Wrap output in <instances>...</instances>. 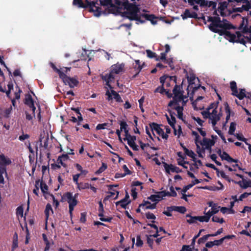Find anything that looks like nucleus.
Instances as JSON below:
<instances>
[{
  "instance_id": "f257e3e1",
  "label": "nucleus",
  "mask_w": 251,
  "mask_h": 251,
  "mask_svg": "<svg viewBox=\"0 0 251 251\" xmlns=\"http://www.w3.org/2000/svg\"><path fill=\"white\" fill-rule=\"evenodd\" d=\"M231 27V25L227 21H221L217 19L209 25L211 30L218 33L220 35H224L230 42H237L245 45L249 41V38L245 35L246 33H241L239 31L232 32L227 30Z\"/></svg>"
},
{
  "instance_id": "f03ea898",
  "label": "nucleus",
  "mask_w": 251,
  "mask_h": 251,
  "mask_svg": "<svg viewBox=\"0 0 251 251\" xmlns=\"http://www.w3.org/2000/svg\"><path fill=\"white\" fill-rule=\"evenodd\" d=\"M206 132L201 127H198L197 131H192V135L197 147V153L200 157L205 155V150H211L217 140L216 135H212L210 138L205 137Z\"/></svg>"
},
{
  "instance_id": "7ed1b4c3",
  "label": "nucleus",
  "mask_w": 251,
  "mask_h": 251,
  "mask_svg": "<svg viewBox=\"0 0 251 251\" xmlns=\"http://www.w3.org/2000/svg\"><path fill=\"white\" fill-rule=\"evenodd\" d=\"M204 118L208 119L209 124H211L213 130L220 136L223 142L226 143V140L218 128L217 125L218 124L222 116L221 108L218 107L217 103L210 104L205 110L201 112Z\"/></svg>"
},
{
  "instance_id": "20e7f679",
  "label": "nucleus",
  "mask_w": 251,
  "mask_h": 251,
  "mask_svg": "<svg viewBox=\"0 0 251 251\" xmlns=\"http://www.w3.org/2000/svg\"><path fill=\"white\" fill-rule=\"evenodd\" d=\"M122 13L130 20H135L140 23H144L147 20L151 22V24H156V18L152 15H149L141 11L137 6L129 4L128 0L126 4Z\"/></svg>"
},
{
  "instance_id": "39448f33",
  "label": "nucleus",
  "mask_w": 251,
  "mask_h": 251,
  "mask_svg": "<svg viewBox=\"0 0 251 251\" xmlns=\"http://www.w3.org/2000/svg\"><path fill=\"white\" fill-rule=\"evenodd\" d=\"M173 93L174 97L173 100L168 104V110L170 111L171 109H175L177 112L179 118L180 119L182 116V106L187 101V98L182 95L179 86H176L174 88Z\"/></svg>"
},
{
  "instance_id": "423d86ee",
  "label": "nucleus",
  "mask_w": 251,
  "mask_h": 251,
  "mask_svg": "<svg viewBox=\"0 0 251 251\" xmlns=\"http://www.w3.org/2000/svg\"><path fill=\"white\" fill-rule=\"evenodd\" d=\"M50 65L59 74L60 77L66 85H68L71 88L75 87L77 85L78 81L75 78L67 76L65 74V73L70 71L71 68L63 67L58 69L53 64L50 63Z\"/></svg>"
},
{
  "instance_id": "0eeeda50",
  "label": "nucleus",
  "mask_w": 251,
  "mask_h": 251,
  "mask_svg": "<svg viewBox=\"0 0 251 251\" xmlns=\"http://www.w3.org/2000/svg\"><path fill=\"white\" fill-rule=\"evenodd\" d=\"M146 133L152 139L151 133L154 136H157L158 140L159 137H161L162 139L166 140L168 139V135L164 132L162 125H159L155 123H152L150 125L149 127L146 128Z\"/></svg>"
},
{
  "instance_id": "6e6552de",
  "label": "nucleus",
  "mask_w": 251,
  "mask_h": 251,
  "mask_svg": "<svg viewBox=\"0 0 251 251\" xmlns=\"http://www.w3.org/2000/svg\"><path fill=\"white\" fill-rule=\"evenodd\" d=\"M124 65L123 64H116L112 65L108 74L102 76V78L106 82V84L110 88L109 83L115 78V75L123 71Z\"/></svg>"
},
{
  "instance_id": "1a4fd4ad",
  "label": "nucleus",
  "mask_w": 251,
  "mask_h": 251,
  "mask_svg": "<svg viewBox=\"0 0 251 251\" xmlns=\"http://www.w3.org/2000/svg\"><path fill=\"white\" fill-rule=\"evenodd\" d=\"M207 205L209 207H211V208L208 210V207H206L204 208V214L203 216H201L202 217L201 218L204 222H209L210 217L216 214L220 210V206H218L217 203H215L213 201H209L207 203Z\"/></svg>"
},
{
  "instance_id": "9d476101",
  "label": "nucleus",
  "mask_w": 251,
  "mask_h": 251,
  "mask_svg": "<svg viewBox=\"0 0 251 251\" xmlns=\"http://www.w3.org/2000/svg\"><path fill=\"white\" fill-rule=\"evenodd\" d=\"M127 1V0H100L102 4L114 8L121 13L124 8L126 7Z\"/></svg>"
},
{
  "instance_id": "9b49d317",
  "label": "nucleus",
  "mask_w": 251,
  "mask_h": 251,
  "mask_svg": "<svg viewBox=\"0 0 251 251\" xmlns=\"http://www.w3.org/2000/svg\"><path fill=\"white\" fill-rule=\"evenodd\" d=\"M77 197V194H75L74 196L73 194L69 192L64 194L63 197V199L69 203V213L71 217L72 216L73 211L75 206H76L77 203L76 200Z\"/></svg>"
},
{
  "instance_id": "f8f14e48",
  "label": "nucleus",
  "mask_w": 251,
  "mask_h": 251,
  "mask_svg": "<svg viewBox=\"0 0 251 251\" xmlns=\"http://www.w3.org/2000/svg\"><path fill=\"white\" fill-rule=\"evenodd\" d=\"M88 4L90 6V11L94 13V15L96 17H99L102 11L101 8L97 5L94 1H88V0H86ZM98 5V4H97Z\"/></svg>"
},
{
  "instance_id": "ddd939ff",
  "label": "nucleus",
  "mask_w": 251,
  "mask_h": 251,
  "mask_svg": "<svg viewBox=\"0 0 251 251\" xmlns=\"http://www.w3.org/2000/svg\"><path fill=\"white\" fill-rule=\"evenodd\" d=\"M187 1L190 5L193 6V8L196 10H198V6L197 5H196V4H199L202 6L206 5L208 3H212L214 7L216 6L215 2L212 1L208 2L204 0H187Z\"/></svg>"
},
{
  "instance_id": "4468645a",
  "label": "nucleus",
  "mask_w": 251,
  "mask_h": 251,
  "mask_svg": "<svg viewBox=\"0 0 251 251\" xmlns=\"http://www.w3.org/2000/svg\"><path fill=\"white\" fill-rule=\"evenodd\" d=\"M136 137L134 136L130 135L129 134H127L125 136L124 138V140H126L128 145L134 151H138L139 150L138 146L135 144Z\"/></svg>"
},
{
  "instance_id": "2eb2a0df",
  "label": "nucleus",
  "mask_w": 251,
  "mask_h": 251,
  "mask_svg": "<svg viewBox=\"0 0 251 251\" xmlns=\"http://www.w3.org/2000/svg\"><path fill=\"white\" fill-rule=\"evenodd\" d=\"M168 194L169 193L164 191L159 192L155 195H151L150 197H149V199L152 202H153V203L156 204L157 202L168 195Z\"/></svg>"
},
{
  "instance_id": "dca6fc26",
  "label": "nucleus",
  "mask_w": 251,
  "mask_h": 251,
  "mask_svg": "<svg viewBox=\"0 0 251 251\" xmlns=\"http://www.w3.org/2000/svg\"><path fill=\"white\" fill-rule=\"evenodd\" d=\"M163 164L165 172L167 174H171L172 173H179L181 172V170L173 164H168L165 162H163Z\"/></svg>"
},
{
  "instance_id": "f3484780",
  "label": "nucleus",
  "mask_w": 251,
  "mask_h": 251,
  "mask_svg": "<svg viewBox=\"0 0 251 251\" xmlns=\"http://www.w3.org/2000/svg\"><path fill=\"white\" fill-rule=\"evenodd\" d=\"M227 5L228 3L226 0H222L219 3V6L217 12L220 13L222 16H226L228 13L226 9Z\"/></svg>"
},
{
  "instance_id": "a211bd4d",
  "label": "nucleus",
  "mask_w": 251,
  "mask_h": 251,
  "mask_svg": "<svg viewBox=\"0 0 251 251\" xmlns=\"http://www.w3.org/2000/svg\"><path fill=\"white\" fill-rule=\"evenodd\" d=\"M203 98L202 97H199L194 101L192 102V105L195 109L196 110H201L204 107V102L202 100Z\"/></svg>"
},
{
  "instance_id": "6ab92c4d",
  "label": "nucleus",
  "mask_w": 251,
  "mask_h": 251,
  "mask_svg": "<svg viewBox=\"0 0 251 251\" xmlns=\"http://www.w3.org/2000/svg\"><path fill=\"white\" fill-rule=\"evenodd\" d=\"M217 152L220 156L222 160H226L228 163L236 162V160L232 158L226 152L222 151L221 149L218 150Z\"/></svg>"
},
{
  "instance_id": "aec40b11",
  "label": "nucleus",
  "mask_w": 251,
  "mask_h": 251,
  "mask_svg": "<svg viewBox=\"0 0 251 251\" xmlns=\"http://www.w3.org/2000/svg\"><path fill=\"white\" fill-rule=\"evenodd\" d=\"M106 95L108 96V100L114 99L116 101L118 102L122 101L121 98L120 97L119 95L112 90H107V91L106 92Z\"/></svg>"
},
{
  "instance_id": "412c9836",
  "label": "nucleus",
  "mask_w": 251,
  "mask_h": 251,
  "mask_svg": "<svg viewBox=\"0 0 251 251\" xmlns=\"http://www.w3.org/2000/svg\"><path fill=\"white\" fill-rule=\"evenodd\" d=\"M141 148L142 150L148 155H149L151 153V150H156L157 149L155 147H152L149 145V144H144L141 141L139 142Z\"/></svg>"
},
{
  "instance_id": "4be33fe9",
  "label": "nucleus",
  "mask_w": 251,
  "mask_h": 251,
  "mask_svg": "<svg viewBox=\"0 0 251 251\" xmlns=\"http://www.w3.org/2000/svg\"><path fill=\"white\" fill-rule=\"evenodd\" d=\"M12 163L11 159L3 154H0V165L2 166L9 165Z\"/></svg>"
},
{
  "instance_id": "5701e85b",
  "label": "nucleus",
  "mask_w": 251,
  "mask_h": 251,
  "mask_svg": "<svg viewBox=\"0 0 251 251\" xmlns=\"http://www.w3.org/2000/svg\"><path fill=\"white\" fill-rule=\"evenodd\" d=\"M25 103L31 108L32 111L34 113L35 107L34 105L33 101L31 96L30 95H26L25 98Z\"/></svg>"
},
{
  "instance_id": "b1692460",
  "label": "nucleus",
  "mask_w": 251,
  "mask_h": 251,
  "mask_svg": "<svg viewBox=\"0 0 251 251\" xmlns=\"http://www.w3.org/2000/svg\"><path fill=\"white\" fill-rule=\"evenodd\" d=\"M239 186L243 189H246L247 188H251V180H246L245 179H242V180L239 181L238 182H236Z\"/></svg>"
},
{
  "instance_id": "393cba45",
  "label": "nucleus",
  "mask_w": 251,
  "mask_h": 251,
  "mask_svg": "<svg viewBox=\"0 0 251 251\" xmlns=\"http://www.w3.org/2000/svg\"><path fill=\"white\" fill-rule=\"evenodd\" d=\"M194 163L192 164H190L189 163V170L192 172H195L199 167L201 166L202 165L201 162V160H196L193 161Z\"/></svg>"
},
{
  "instance_id": "a878e982",
  "label": "nucleus",
  "mask_w": 251,
  "mask_h": 251,
  "mask_svg": "<svg viewBox=\"0 0 251 251\" xmlns=\"http://www.w3.org/2000/svg\"><path fill=\"white\" fill-rule=\"evenodd\" d=\"M129 198V195L126 194L125 199L116 203V205L120 206L123 208H126V206L130 202Z\"/></svg>"
},
{
  "instance_id": "bb28decb",
  "label": "nucleus",
  "mask_w": 251,
  "mask_h": 251,
  "mask_svg": "<svg viewBox=\"0 0 251 251\" xmlns=\"http://www.w3.org/2000/svg\"><path fill=\"white\" fill-rule=\"evenodd\" d=\"M183 149L185 153L191 157L193 161L199 160L196 158L197 155L196 153L193 151L187 149L186 147H183Z\"/></svg>"
},
{
  "instance_id": "cd10ccee",
  "label": "nucleus",
  "mask_w": 251,
  "mask_h": 251,
  "mask_svg": "<svg viewBox=\"0 0 251 251\" xmlns=\"http://www.w3.org/2000/svg\"><path fill=\"white\" fill-rule=\"evenodd\" d=\"M69 159V157L67 154H63L58 157V159H57V163L60 164V165L63 167H66V164L64 163V162L66 161Z\"/></svg>"
},
{
  "instance_id": "c85d7f7f",
  "label": "nucleus",
  "mask_w": 251,
  "mask_h": 251,
  "mask_svg": "<svg viewBox=\"0 0 251 251\" xmlns=\"http://www.w3.org/2000/svg\"><path fill=\"white\" fill-rule=\"evenodd\" d=\"M156 207L155 203H151L148 201H144V203L140 205V207L143 209H154Z\"/></svg>"
},
{
  "instance_id": "c756f323",
  "label": "nucleus",
  "mask_w": 251,
  "mask_h": 251,
  "mask_svg": "<svg viewBox=\"0 0 251 251\" xmlns=\"http://www.w3.org/2000/svg\"><path fill=\"white\" fill-rule=\"evenodd\" d=\"M187 222L190 224H193L196 222L197 221H199L201 222H204L201 218L202 217L201 216H194L192 217L191 216H187Z\"/></svg>"
},
{
  "instance_id": "7c9ffc66",
  "label": "nucleus",
  "mask_w": 251,
  "mask_h": 251,
  "mask_svg": "<svg viewBox=\"0 0 251 251\" xmlns=\"http://www.w3.org/2000/svg\"><path fill=\"white\" fill-rule=\"evenodd\" d=\"M172 79V77L168 75H164L160 77V82L162 83L163 86H168L169 85V81Z\"/></svg>"
},
{
  "instance_id": "2f4dec72",
  "label": "nucleus",
  "mask_w": 251,
  "mask_h": 251,
  "mask_svg": "<svg viewBox=\"0 0 251 251\" xmlns=\"http://www.w3.org/2000/svg\"><path fill=\"white\" fill-rule=\"evenodd\" d=\"M197 14L195 12H191L190 10L186 9L183 14L181 15V17L183 19H185L187 18H194L196 17Z\"/></svg>"
},
{
  "instance_id": "473e14b6",
  "label": "nucleus",
  "mask_w": 251,
  "mask_h": 251,
  "mask_svg": "<svg viewBox=\"0 0 251 251\" xmlns=\"http://www.w3.org/2000/svg\"><path fill=\"white\" fill-rule=\"evenodd\" d=\"M250 195H251V191L250 192H245L241 195L238 199L237 198L236 196L233 197L232 198L235 201H242L243 199L247 198Z\"/></svg>"
},
{
  "instance_id": "72a5a7b5",
  "label": "nucleus",
  "mask_w": 251,
  "mask_h": 251,
  "mask_svg": "<svg viewBox=\"0 0 251 251\" xmlns=\"http://www.w3.org/2000/svg\"><path fill=\"white\" fill-rule=\"evenodd\" d=\"M245 92H245V89H241V90H240L239 92H238V91H237V93H236V94H234L233 95L236 96L240 100H242L244 97H247Z\"/></svg>"
},
{
  "instance_id": "f704fd0d",
  "label": "nucleus",
  "mask_w": 251,
  "mask_h": 251,
  "mask_svg": "<svg viewBox=\"0 0 251 251\" xmlns=\"http://www.w3.org/2000/svg\"><path fill=\"white\" fill-rule=\"evenodd\" d=\"M16 214L19 219L20 218H23L24 220L25 219V217H24L23 208L22 206H19L17 207L16 209Z\"/></svg>"
},
{
  "instance_id": "c9c22d12",
  "label": "nucleus",
  "mask_w": 251,
  "mask_h": 251,
  "mask_svg": "<svg viewBox=\"0 0 251 251\" xmlns=\"http://www.w3.org/2000/svg\"><path fill=\"white\" fill-rule=\"evenodd\" d=\"M120 130L121 131H124V132L125 133V136H126L127 134H128V132L127 129V125L125 122H122L121 123Z\"/></svg>"
},
{
  "instance_id": "e433bc0d",
  "label": "nucleus",
  "mask_w": 251,
  "mask_h": 251,
  "mask_svg": "<svg viewBox=\"0 0 251 251\" xmlns=\"http://www.w3.org/2000/svg\"><path fill=\"white\" fill-rule=\"evenodd\" d=\"M158 236H159V235L157 233L147 236V243L150 246H151L153 244V240L152 239V237L155 238Z\"/></svg>"
},
{
  "instance_id": "4c0bfd02",
  "label": "nucleus",
  "mask_w": 251,
  "mask_h": 251,
  "mask_svg": "<svg viewBox=\"0 0 251 251\" xmlns=\"http://www.w3.org/2000/svg\"><path fill=\"white\" fill-rule=\"evenodd\" d=\"M192 119L196 125H198L201 126H203L204 122L199 117L193 116L192 117Z\"/></svg>"
},
{
  "instance_id": "58836bf2",
  "label": "nucleus",
  "mask_w": 251,
  "mask_h": 251,
  "mask_svg": "<svg viewBox=\"0 0 251 251\" xmlns=\"http://www.w3.org/2000/svg\"><path fill=\"white\" fill-rule=\"evenodd\" d=\"M165 52L161 53L160 57V59L165 61H166V53L168 52L170 50V47L168 45H165Z\"/></svg>"
},
{
  "instance_id": "ea45409f",
  "label": "nucleus",
  "mask_w": 251,
  "mask_h": 251,
  "mask_svg": "<svg viewBox=\"0 0 251 251\" xmlns=\"http://www.w3.org/2000/svg\"><path fill=\"white\" fill-rule=\"evenodd\" d=\"M172 210L176 211L181 213H184L186 211V208L183 206H173L171 207Z\"/></svg>"
},
{
  "instance_id": "a19ab883",
  "label": "nucleus",
  "mask_w": 251,
  "mask_h": 251,
  "mask_svg": "<svg viewBox=\"0 0 251 251\" xmlns=\"http://www.w3.org/2000/svg\"><path fill=\"white\" fill-rule=\"evenodd\" d=\"M240 28L244 31H246L248 29L247 19L243 18L242 23L240 25Z\"/></svg>"
},
{
  "instance_id": "79ce46f5",
  "label": "nucleus",
  "mask_w": 251,
  "mask_h": 251,
  "mask_svg": "<svg viewBox=\"0 0 251 251\" xmlns=\"http://www.w3.org/2000/svg\"><path fill=\"white\" fill-rule=\"evenodd\" d=\"M90 186V184L88 183H79L77 185V188L79 190H81L82 189H88L89 188Z\"/></svg>"
},
{
  "instance_id": "37998d69",
  "label": "nucleus",
  "mask_w": 251,
  "mask_h": 251,
  "mask_svg": "<svg viewBox=\"0 0 251 251\" xmlns=\"http://www.w3.org/2000/svg\"><path fill=\"white\" fill-rule=\"evenodd\" d=\"M217 175L219 176L222 177V178L227 180L229 182H230L231 181V180L229 179V177L223 171H220L219 170H217Z\"/></svg>"
},
{
  "instance_id": "c03bdc74",
  "label": "nucleus",
  "mask_w": 251,
  "mask_h": 251,
  "mask_svg": "<svg viewBox=\"0 0 251 251\" xmlns=\"http://www.w3.org/2000/svg\"><path fill=\"white\" fill-rule=\"evenodd\" d=\"M212 221L220 224H222L225 222L223 218H220L218 216H213L212 218Z\"/></svg>"
},
{
  "instance_id": "a18cd8bd",
  "label": "nucleus",
  "mask_w": 251,
  "mask_h": 251,
  "mask_svg": "<svg viewBox=\"0 0 251 251\" xmlns=\"http://www.w3.org/2000/svg\"><path fill=\"white\" fill-rule=\"evenodd\" d=\"M221 211L223 214H226V213L232 214V213H234V211H233V210L232 209H231V208H226V207H222L221 208Z\"/></svg>"
},
{
  "instance_id": "49530a36",
  "label": "nucleus",
  "mask_w": 251,
  "mask_h": 251,
  "mask_svg": "<svg viewBox=\"0 0 251 251\" xmlns=\"http://www.w3.org/2000/svg\"><path fill=\"white\" fill-rule=\"evenodd\" d=\"M230 88L232 92V95L237 93L238 90H237L236 88V84L234 81H232L230 82Z\"/></svg>"
},
{
  "instance_id": "de8ad7c7",
  "label": "nucleus",
  "mask_w": 251,
  "mask_h": 251,
  "mask_svg": "<svg viewBox=\"0 0 251 251\" xmlns=\"http://www.w3.org/2000/svg\"><path fill=\"white\" fill-rule=\"evenodd\" d=\"M72 110L75 111V112L76 113V114L78 116V120L79 122H82L83 121V118L81 116V113L79 112V110L78 108H72Z\"/></svg>"
},
{
  "instance_id": "09e8293b",
  "label": "nucleus",
  "mask_w": 251,
  "mask_h": 251,
  "mask_svg": "<svg viewBox=\"0 0 251 251\" xmlns=\"http://www.w3.org/2000/svg\"><path fill=\"white\" fill-rule=\"evenodd\" d=\"M5 173L6 174V169L4 167L0 168V183L4 182V178L2 176V174Z\"/></svg>"
},
{
  "instance_id": "8fccbe9b",
  "label": "nucleus",
  "mask_w": 251,
  "mask_h": 251,
  "mask_svg": "<svg viewBox=\"0 0 251 251\" xmlns=\"http://www.w3.org/2000/svg\"><path fill=\"white\" fill-rule=\"evenodd\" d=\"M135 68H137L139 70V71H140L143 68V66L144 64V63L141 62L139 60H135Z\"/></svg>"
},
{
  "instance_id": "3c124183",
  "label": "nucleus",
  "mask_w": 251,
  "mask_h": 251,
  "mask_svg": "<svg viewBox=\"0 0 251 251\" xmlns=\"http://www.w3.org/2000/svg\"><path fill=\"white\" fill-rule=\"evenodd\" d=\"M173 128L174 129V134H175V135L179 137L182 132L180 126H178L177 127H174Z\"/></svg>"
},
{
  "instance_id": "603ef678",
  "label": "nucleus",
  "mask_w": 251,
  "mask_h": 251,
  "mask_svg": "<svg viewBox=\"0 0 251 251\" xmlns=\"http://www.w3.org/2000/svg\"><path fill=\"white\" fill-rule=\"evenodd\" d=\"M235 124L234 123H231L230 125L229 129L228 130V134L230 135L234 134L235 130Z\"/></svg>"
},
{
  "instance_id": "864d4df0",
  "label": "nucleus",
  "mask_w": 251,
  "mask_h": 251,
  "mask_svg": "<svg viewBox=\"0 0 251 251\" xmlns=\"http://www.w3.org/2000/svg\"><path fill=\"white\" fill-rule=\"evenodd\" d=\"M149 226L154 228L155 230V233L158 234V232L161 231H162L163 233H165V230L162 227H160L158 229L157 226L155 225L150 224Z\"/></svg>"
},
{
  "instance_id": "5fc2aeb1",
  "label": "nucleus",
  "mask_w": 251,
  "mask_h": 251,
  "mask_svg": "<svg viewBox=\"0 0 251 251\" xmlns=\"http://www.w3.org/2000/svg\"><path fill=\"white\" fill-rule=\"evenodd\" d=\"M107 167V165L106 164H105L104 163H102L101 166L96 172V173L97 174L101 173L102 172H103L104 171H105Z\"/></svg>"
},
{
  "instance_id": "6e6d98bb",
  "label": "nucleus",
  "mask_w": 251,
  "mask_h": 251,
  "mask_svg": "<svg viewBox=\"0 0 251 251\" xmlns=\"http://www.w3.org/2000/svg\"><path fill=\"white\" fill-rule=\"evenodd\" d=\"M40 187L41 191L44 194H47L48 186L45 183L41 182L40 184Z\"/></svg>"
},
{
  "instance_id": "4d7b16f0",
  "label": "nucleus",
  "mask_w": 251,
  "mask_h": 251,
  "mask_svg": "<svg viewBox=\"0 0 251 251\" xmlns=\"http://www.w3.org/2000/svg\"><path fill=\"white\" fill-rule=\"evenodd\" d=\"M73 3L74 5H76L78 7L84 6L83 0H74Z\"/></svg>"
},
{
  "instance_id": "13d9d810",
  "label": "nucleus",
  "mask_w": 251,
  "mask_h": 251,
  "mask_svg": "<svg viewBox=\"0 0 251 251\" xmlns=\"http://www.w3.org/2000/svg\"><path fill=\"white\" fill-rule=\"evenodd\" d=\"M18 247V235L15 234L13 242L12 250H14Z\"/></svg>"
},
{
  "instance_id": "bf43d9fd",
  "label": "nucleus",
  "mask_w": 251,
  "mask_h": 251,
  "mask_svg": "<svg viewBox=\"0 0 251 251\" xmlns=\"http://www.w3.org/2000/svg\"><path fill=\"white\" fill-rule=\"evenodd\" d=\"M170 193L168 192L169 194H168L167 196H172V197H176L177 196L176 192L175 191V189L173 186H171L170 188Z\"/></svg>"
},
{
  "instance_id": "052dcab7",
  "label": "nucleus",
  "mask_w": 251,
  "mask_h": 251,
  "mask_svg": "<svg viewBox=\"0 0 251 251\" xmlns=\"http://www.w3.org/2000/svg\"><path fill=\"white\" fill-rule=\"evenodd\" d=\"M177 160L178 164L179 165H180V166H183L185 164H187V165L189 164V162H186V161H184V158H178Z\"/></svg>"
},
{
  "instance_id": "680f3d73",
  "label": "nucleus",
  "mask_w": 251,
  "mask_h": 251,
  "mask_svg": "<svg viewBox=\"0 0 251 251\" xmlns=\"http://www.w3.org/2000/svg\"><path fill=\"white\" fill-rule=\"evenodd\" d=\"M225 110H226V122H227L230 118V109H229V108L227 104H226V105H225Z\"/></svg>"
},
{
  "instance_id": "e2e57ef3",
  "label": "nucleus",
  "mask_w": 251,
  "mask_h": 251,
  "mask_svg": "<svg viewBox=\"0 0 251 251\" xmlns=\"http://www.w3.org/2000/svg\"><path fill=\"white\" fill-rule=\"evenodd\" d=\"M99 216L100 217V219L101 221L103 222H110L111 220V218L109 217L104 218L103 217V215L101 213H99Z\"/></svg>"
},
{
  "instance_id": "0e129e2a",
  "label": "nucleus",
  "mask_w": 251,
  "mask_h": 251,
  "mask_svg": "<svg viewBox=\"0 0 251 251\" xmlns=\"http://www.w3.org/2000/svg\"><path fill=\"white\" fill-rule=\"evenodd\" d=\"M143 244V242L141 239V237L139 235H138L136 238V246L137 247H141Z\"/></svg>"
},
{
  "instance_id": "69168bd1",
  "label": "nucleus",
  "mask_w": 251,
  "mask_h": 251,
  "mask_svg": "<svg viewBox=\"0 0 251 251\" xmlns=\"http://www.w3.org/2000/svg\"><path fill=\"white\" fill-rule=\"evenodd\" d=\"M217 158V156L215 154H212L210 155V158L213 161H214L216 163V164H217L219 166H221V163L216 160Z\"/></svg>"
},
{
  "instance_id": "338daca9",
  "label": "nucleus",
  "mask_w": 251,
  "mask_h": 251,
  "mask_svg": "<svg viewBox=\"0 0 251 251\" xmlns=\"http://www.w3.org/2000/svg\"><path fill=\"white\" fill-rule=\"evenodd\" d=\"M80 176V174H77L73 176V181L75 182L76 185H77L79 183H78V178Z\"/></svg>"
},
{
  "instance_id": "774afa93",
  "label": "nucleus",
  "mask_w": 251,
  "mask_h": 251,
  "mask_svg": "<svg viewBox=\"0 0 251 251\" xmlns=\"http://www.w3.org/2000/svg\"><path fill=\"white\" fill-rule=\"evenodd\" d=\"M123 169L125 173L121 175V177H124L126 175L129 174V171L128 168L127 167V166L126 165H124L123 166Z\"/></svg>"
}]
</instances>
